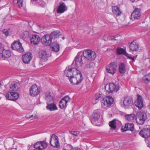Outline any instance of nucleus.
Here are the masks:
<instances>
[{"label":"nucleus","mask_w":150,"mask_h":150,"mask_svg":"<svg viewBox=\"0 0 150 150\" xmlns=\"http://www.w3.org/2000/svg\"><path fill=\"white\" fill-rule=\"evenodd\" d=\"M83 54L84 58L90 61H93L96 57V54L94 51L89 49L83 51Z\"/></svg>","instance_id":"f257e3e1"},{"label":"nucleus","mask_w":150,"mask_h":150,"mask_svg":"<svg viewBox=\"0 0 150 150\" xmlns=\"http://www.w3.org/2000/svg\"><path fill=\"white\" fill-rule=\"evenodd\" d=\"M147 118L146 114L145 112H138L137 113L136 117V122L139 125H143L146 120Z\"/></svg>","instance_id":"f03ea898"},{"label":"nucleus","mask_w":150,"mask_h":150,"mask_svg":"<svg viewBox=\"0 0 150 150\" xmlns=\"http://www.w3.org/2000/svg\"><path fill=\"white\" fill-rule=\"evenodd\" d=\"M83 57L82 55H80L79 53L75 57L71 65L76 68V67H81L83 64Z\"/></svg>","instance_id":"7ed1b4c3"},{"label":"nucleus","mask_w":150,"mask_h":150,"mask_svg":"<svg viewBox=\"0 0 150 150\" xmlns=\"http://www.w3.org/2000/svg\"><path fill=\"white\" fill-rule=\"evenodd\" d=\"M75 69L77 70L76 68L71 65L67 68H66L64 71V74L67 76L69 78H71L72 76H75L76 74V71Z\"/></svg>","instance_id":"20e7f679"},{"label":"nucleus","mask_w":150,"mask_h":150,"mask_svg":"<svg viewBox=\"0 0 150 150\" xmlns=\"http://www.w3.org/2000/svg\"><path fill=\"white\" fill-rule=\"evenodd\" d=\"M52 40L49 34H47L42 37L41 42L42 44L44 46H49L52 43Z\"/></svg>","instance_id":"39448f33"},{"label":"nucleus","mask_w":150,"mask_h":150,"mask_svg":"<svg viewBox=\"0 0 150 150\" xmlns=\"http://www.w3.org/2000/svg\"><path fill=\"white\" fill-rule=\"evenodd\" d=\"M11 48L13 50L19 52L23 53L24 51L22 44L19 41H16L13 43L11 45Z\"/></svg>","instance_id":"423d86ee"},{"label":"nucleus","mask_w":150,"mask_h":150,"mask_svg":"<svg viewBox=\"0 0 150 150\" xmlns=\"http://www.w3.org/2000/svg\"><path fill=\"white\" fill-rule=\"evenodd\" d=\"M117 69V66L116 63L114 62L110 63L107 66L106 68L107 72L112 74H114Z\"/></svg>","instance_id":"0eeeda50"},{"label":"nucleus","mask_w":150,"mask_h":150,"mask_svg":"<svg viewBox=\"0 0 150 150\" xmlns=\"http://www.w3.org/2000/svg\"><path fill=\"white\" fill-rule=\"evenodd\" d=\"M40 92L39 87L36 85H32L30 88V94L32 96L34 97L37 96Z\"/></svg>","instance_id":"6e6552de"},{"label":"nucleus","mask_w":150,"mask_h":150,"mask_svg":"<svg viewBox=\"0 0 150 150\" xmlns=\"http://www.w3.org/2000/svg\"><path fill=\"white\" fill-rule=\"evenodd\" d=\"M123 99V106L126 108L131 106L133 104L132 98L131 97H125Z\"/></svg>","instance_id":"1a4fd4ad"},{"label":"nucleus","mask_w":150,"mask_h":150,"mask_svg":"<svg viewBox=\"0 0 150 150\" xmlns=\"http://www.w3.org/2000/svg\"><path fill=\"white\" fill-rule=\"evenodd\" d=\"M50 143L51 145L54 147H58L59 144L58 137L55 134H53L51 137Z\"/></svg>","instance_id":"9d476101"},{"label":"nucleus","mask_w":150,"mask_h":150,"mask_svg":"<svg viewBox=\"0 0 150 150\" xmlns=\"http://www.w3.org/2000/svg\"><path fill=\"white\" fill-rule=\"evenodd\" d=\"M114 101V98L112 96H108L103 98L102 103L105 106L109 107L113 104Z\"/></svg>","instance_id":"9b49d317"},{"label":"nucleus","mask_w":150,"mask_h":150,"mask_svg":"<svg viewBox=\"0 0 150 150\" xmlns=\"http://www.w3.org/2000/svg\"><path fill=\"white\" fill-rule=\"evenodd\" d=\"M71 98L68 96H66L63 98L59 103V106L61 109L67 107V103L69 101Z\"/></svg>","instance_id":"f8f14e48"},{"label":"nucleus","mask_w":150,"mask_h":150,"mask_svg":"<svg viewBox=\"0 0 150 150\" xmlns=\"http://www.w3.org/2000/svg\"><path fill=\"white\" fill-rule=\"evenodd\" d=\"M10 94L7 93L5 95L6 98L8 100L15 101L19 97V94L16 92H9Z\"/></svg>","instance_id":"ddd939ff"},{"label":"nucleus","mask_w":150,"mask_h":150,"mask_svg":"<svg viewBox=\"0 0 150 150\" xmlns=\"http://www.w3.org/2000/svg\"><path fill=\"white\" fill-rule=\"evenodd\" d=\"M140 11V8H135L131 15V17L130 18V19L132 20L139 19L141 15Z\"/></svg>","instance_id":"4468645a"},{"label":"nucleus","mask_w":150,"mask_h":150,"mask_svg":"<svg viewBox=\"0 0 150 150\" xmlns=\"http://www.w3.org/2000/svg\"><path fill=\"white\" fill-rule=\"evenodd\" d=\"M119 89L118 86H116L114 83H110L108 86V88H107V86L105 87V89L109 93H112L113 91L116 92Z\"/></svg>","instance_id":"2eb2a0df"},{"label":"nucleus","mask_w":150,"mask_h":150,"mask_svg":"<svg viewBox=\"0 0 150 150\" xmlns=\"http://www.w3.org/2000/svg\"><path fill=\"white\" fill-rule=\"evenodd\" d=\"M11 54L10 51L4 49L3 47L0 51V55L4 60H6L10 57L11 55Z\"/></svg>","instance_id":"dca6fc26"},{"label":"nucleus","mask_w":150,"mask_h":150,"mask_svg":"<svg viewBox=\"0 0 150 150\" xmlns=\"http://www.w3.org/2000/svg\"><path fill=\"white\" fill-rule=\"evenodd\" d=\"M139 134L144 138L150 137V129L145 128L142 129L139 133Z\"/></svg>","instance_id":"f3484780"},{"label":"nucleus","mask_w":150,"mask_h":150,"mask_svg":"<svg viewBox=\"0 0 150 150\" xmlns=\"http://www.w3.org/2000/svg\"><path fill=\"white\" fill-rule=\"evenodd\" d=\"M32 59V54L31 52H28L22 56V60L25 64L29 63Z\"/></svg>","instance_id":"a211bd4d"},{"label":"nucleus","mask_w":150,"mask_h":150,"mask_svg":"<svg viewBox=\"0 0 150 150\" xmlns=\"http://www.w3.org/2000/svg\"><path fill=\"white\" fill-rule=\"evenodd\" d=\"M122 130L123 132L127 130H130L133 132L134 129V125L132 123H128L125 124L124 126H122Z\"/></svg>","instance_id":"6ab92c4d"},{"label":"nucleus","mask_w":150,"mask_h":150,"mask_svg":"<svg viewBox=\"0 0 150 150\" xmlns=\"http://www.w3.org/2000/svg\"><path fill=\"white\" fill-rule=\"evenodd\" d=\"M59 4L57 9V13L61 14L67 10V7L65 4L62 1L59 3Z\"/></svg>","instance_id":"aec40b11"},{"label":"nucleus","mask_w":150,"mask_h":150,"mask_svg":"<svg viewBox=\"0 0 150 150\" xmlns=\"http://www.w3.org/2000/svg\"><path fill=\"white\" fill-rule=\"evenodd\" d=\"M137 99L135 103V105L139 109H141L144 106L143 100L141 96L137 95Z\"/></svg>","instance_id":"412c9836"},{"label":"nucleus","mask_w":150,"mask_h":150,"mask_svg":"<svg viewBox=\"0 0 150 150\" xmlns=\"http://www.w3.org/2000/svg\"><path fill=\"white\" fill-rule=\"evenodd\" d=\"M130 50L132 52H137L139 48V44L134 41L131 42L129 46Z\"/></svg>","instance_id":"4be33fe9"},{"label":"nucleus","mask_w":150,"mask_h":150,"mask_svg":"<svg viewBox=\"0 0 150 150\" xmlns=\"http://www.w3.org/2000/svg\"><path fill=\"white\" fill-rule=\"evenodd\" d=\"M40 38L38 35H33L30 38V40L31 44L34 45L37 44L40 40Z\"/></svg>","instance_id":"5701e85b"},{"label":"nucleus","mask_w":150,"mask_h":150,"mask_svg":"<svg viewBox=\"0 0 150 150\" xmlns=\"http://www.w3.org/2000/svg\"><path fill=\"white\" fill-rule=\"evenodd\" d=\"M40 57L42 60L46 61L49 57V52L46 50H42L40 54Z\"/></svg>","instance_id":"b1692460"},{"label":"nucleus","mask_w":150,"mask_h":150,"mask_svg":"<svg viewBox=\"0 0 150 150\" xmlns=\"http://www.w3.org/2000/svg\"><path fill=\"white\" fill-rule=\"evenodd\" d=\"M20 87V85L18 83H13L9 86V90L11 91H16Z\"/></svg>","instance_id":"393cba45"},{"label":"nucleus","mask_w":150,"mask_h":150,"mask_svg":"<svg viewBox=\"0 0 150 150\" xmlns=\"http://www.w3.org/2000/svg\"><path fill=\"white\" fill-rule=\"evenodd\" d=\"M76 71V74L75 75V76L77 79V81L78 83L79 84L81 83L83 79V77L81 71L75 69Z\"/></svg>","instance_id":"a878e982"},{"label":"nucleus","mask_w":150,"mask_h":150,"mask_svg":"<svg viewBox=\"0 0 150 150\" xmlns=\"http://www.w3.org/2000/svg\"><path fill=\"white\" fill-rule=\"evenodd\" d=\"M49 35L52 39H55L58 38L62 34L59 30H56L52 32Z\"/></svg>","instance_id":"bb28decb"},{"label":"nucleus","mask_w":150,"mask_h":150,"mask_svg":"<svg viewBox=\"0 0 150 150\" xmlns=\"http://www.w3.org/2000/svg\"><path fill=\"white\" fill-rule=\"evenodd\" d=\"M112 13L116 16H120L122 14L119 8L117 6H112Z\"/></svg>","instance_id":"cd10ccee"},{"label":"nucleus","mask_w":150,"mask_h":150,"mask_svg":"<svg viewBox=\"0 0 150 150\" xmlns=\"http://www.w3.org/2000/svg\"><path fill=\"white\" fill-rule=\"evenodd\" d=\"M118 70L120 73L121 74H123L126 71V66L123 63H121L119 64Z\"/></svg>","instance_id":"c85d7f7f"},{"label":"nucleus","mask_w":150,"mask_h":150,"mask_svg":"<svg viewBox=\"0 0 150 150\" xmlns=\"http://www.w3.org/2000/svg\"><path fill=\"white\" fill-rule=\"evenodd\" d=\"M100 113L99 110H95L92 115V118L95 121H97L99 118Z\"/></svg>","instance_id":"c756f323"},{"label":"nucleus","mask_w":150,"mask_h":150,"mask_svg":"<svg viewBox=\"0 0 150 150\" xmlns=\"http://www.w3.org/2000/svg\"><path fill=\"white\" fill-rule=\"evenodd\" d=\"M51 47L52 48V50L55 52H58L59 50V44L55 42H53L51 45Z\"/></svg>","instance_id":"7c9ffc66"},{"label":"nucleus","mask_w":150,"mask_h":150,"mask_svg":"<svg viewBox=\"0 0 150 150\" xmlns=\"http://www.w3.org/2000/svg\"><path fill=\"white\" fill-rule=\"evenodd\" d=\"M46 108L47 110L50 111L56 110L57 109L56 105L54 103H48Z\"/></svg>","instance_id":"2f4dec72"},{"label":"nucleus","mask_w":150,"mask_h":150,"mask_svg":"<svg viewBox=\"0 0 150 150\" xmlns=\"http://www.w3.org/2000/svg\"><path fill=\"white\" fill-rule=\"evenodd\" d=\"M116 51L117 53L119 55L122 54L126 56H127V55H128V54L126 52L124 49L120 47L117 48Z\"/></svg>","instance_id":"473e14b6"},{"label":"nucleus","mask_w":150,"mask_h":150,"mask_svg":"<svg viewBox=\"0 0 150 150\" xmlns=\"http://www.w3.org/2000/svg\"><path fill=\"white\" fill-rule=\"evenodd\" d=\"M135 117L134 114H127L125 115V118L129 121H132L134 119Z\"/></svg>","instance_id":"72a5a7b5"},{"label":"nucleus","mask_w":150,"mask_h":150,"mask_svg":"<svg viewBox=\"0 0 150 150\" xmlns=\"http://www.w3.org/2000/svg\"><path fill=\"white\" fill-rule=\"evenodd\" d=\"M40 146V150H42L46 148L47 146V143L45 141H39Z\"/></svg>","instance_id":"f704fd0d"},{"label":"nucleus","mask_w":150,"mask_h":150,"mask_svg":"<svg viewBox=\"0 0 150 150\" xmlns=\"http://www.w3.org/2000/svg\"><path fill=\"white\" fill-rule=\"evenodd\" d=\"M69 80L71 83L73 85H78L79 84L77 79H76L75 76H74L69 78Z\"/></svg>","instance_id":"c9c22d12"},{"label":"nucleus","mask_w":150,"mask_h":150,"mask_svg":"<svg viewBox=\"0 0 150 150\" xmlns=\"http://www.w3.org/2000/svg\"><path fill=\"white\" fill-rule=\"evenodd\" d=\"M109 125L112 129L114 130L116 129V126L115 120L114 119L112 121L110 122Z\"/></svg>","instance_id":"e433bc0d"},{"label":"nucleus","mask_w":150,"mask_h":150,"mask_svg":"<svg viewBox=\"0 0 150 150\" xmlns=\"http://www.w3.org/2000/svg\"><path fill=\"white\" fill-rule=\"evenodd\" d=\"M45 99L48 101H51L53 100V97L50 95V92L46 93H45Z\"/></svg>","instance_id":"4c0bfd02"},{"label":"nucleus","mask_w":150,"mask_h":150,"mask_svg":"<svg viewBox=\"0 0 150 150\" xmlns=\"http://www.w3.org/2000/svg\"><path fill=\"white\" fill-rule=\"evenodd\" d=\"M149 75H146L142 77V80L144 82L148 83L150 82V79L149 78Z\"/></svg>","instance_id":"58836bf2"},{"label":"nucleus","mask_w":150,"mask_h":150,"mask_svg":"<svg viewBox=\"0 0 150 150\" xmlns=\"http://www.w3.org/2000/svg\"><path fill=\"white\" fill-rule=\"evenodd\" d=\"M112 37L114 38L110 39L111 40L113 41H117L118 42H120L121 40V36L120 35H116L115 36H112Z\"/></svg>","instance_id":"ea45409f"},{"label":"nucleus","mask_w":150,"mask_h":150,"mask_svg":"<svg viewBox=\"0 0 150 150\" xmlns=\"http://www.w3.org/2000/svg\"><path fill=\"white\" fill-rule=\"evenodd\" d=\"M94 64L93 62H91L87 63L86 65V67L89 69H93V68Z\"/></svg>","instance_id":"a19ab883"},{"label":"nucleus","mask_w":150,"mask_h":150,"mask_svg":"<svg viewBox=\"0 0 150 150\" xmlns=\"http://www.w3.org/2000/svg\"><path fill=\"white\" fill-rule=\"evenodd\" d=\"M69 133L73 135L77 136L79 134V131H70Z\"/></svg>","instance_id":"79ce46f5"},{"label":"nucleus","mask_w":150,"mask_h":150,"mask_svg":"<svg viewBox=\"0 0 150 150\" xmlns=\"http://www.w3.org/2000/svg\"><path fill=\"white\" fill-rule=\"evenodd\" d=\"M39 141L35 143L34 146L35 148L39 150H40V145Z\"/></svg>","instance_id":"37998d69"},{"label":"nucleus","mask_w":150,"mask_h":150,"mask_svg":"<svg viewBox=\"0 0 150 150\" xmlns=\"http://www.w3.org/2000/svg\"><path fill=\"white\" fill-rule=\"evenodd\" d=\"M113 145L115 147H120L121 146V144L118 141H115L113 142Z\"/></svg>","instance_id":"c03bdc74"},{"label":"nucleus","mask_w":150,"mask_h":150,"mask_svg":"<svg viewBox=\"0 0 150 150\" xmlns=\"http://www.w3.org/2000/svg\"><path fill=\"white\" fill-rule=\"evenodd\" d=\"M17 4L18 6L19 7V8H21L23 6V0H17Z\"/></svg>","instance_id":"a18cd8bd"},{"label":"nucleus","mask_w":150,"mask_h":150,"mask_svg":"<svg viewBox=\"0 0 150 150\" xmlns=\"http://www.w3.org/2000/svg\"><path fill=\"white\" fill-rule=\"evenodd\" d=\"M2 32L6 36H8L9 35V33L7 29H4L3 30Z\"/></svg>","instance_id":"49530a36"},{"label":"nucleus","mask_w":150,"mask_h":150,"mask_svg":"<svg viewBox=\"0 0 150 150\" xmlns=\"http://www.w3.org/2000/svg\"><path fill=\"white\" fill-rule=\"evenodd\" d=\"M101 99V95L100 94L97 93L95 96V99L96 100H99Z\"/></svg>","instance_id":"de8ad7c7"},{"label":"nucleus","mask_w":150,"mask_h":150,"mask_svg":"<svg viewBox=\"0 0 150 150\" xmlns=\"http://www.w3.org/2000/svg\"><path fill=\"white\" fill-rule=\"evenodd\" d=\"M127 56L128 58L131 60L133 62H134L135 61V59L134 57H132L131 56H129V54L127 55Z\"/></svg>","instance_id":"09e8293b"},{"label":"nucleus","mask_w":150,"mask_h":150,"mask_svg":"<svg viewBox=\"0 0 150 150\" xmlns=\"http://www.w3.org/2000/svg\"><path fill=\"white\" fill-rule=\"evenodd\" d=\"M71 150H81L79 148H73L72 149H71Z\"/></svg>","instance_id":"8fccbe9b"},{"label":"nucleus","mask_w":150,"mask_h":150,"mask_svg":"<svg viewBox=\"0 0 150 150\" xmlns=\"http://www.w3.org/2000/svg\"><path fill=\"white\" fill-rule=\"evenodd\" d=\"M33 117V115H31V116L30 117H31V118H35V117Z\"/></svg>","instance_id":"3c124183"},{"label":"nucleus","mask_w":150,"mask_h":150,"mask_svg":"<svg viewBox=\"0 0 150 150\" xmlns=\"http://www.w3.org/2000/svg\"><path fill=\"white\" fill-rule=\"evenodd\" d=\"M132 2H134L135 0H130Z\"/></svg>","instance_id":"603ef678"},{"label":"nucleus","mask_w":150,"mask_h":150,"mask_svg":"<svg viewBox=\"0 0 150 150\" xmlns=\"http://www.w3.org/2000/svg\"><path fill=\"white\" fill-rule=\"evenodd\" d=\"M148 107L149 109H150V104H149V105L148 106Z\"/></svg>","instance_id":"864d4df0"},{"label":"nucleus","mask_w":150,"mask_h":150,"mask_svg":"<svg viewBox=\"0 0 150 150\" xmlns=\"http://www.w3.org/2000/svg\"><path fill=\"white\" fill-rule=\"evenodd\" d=\"M63 150H69L67 149H64V148H63Z\"/></svg>","instance_id":"5fc2aeb1"},{"label":"nucleus","mask_w":150,"mask_h":150,"mask_svg":"<svg viewBox=\"0 0 150 150\" xmlns=\"http://www.w3.org/2000/svg\"><path fill=\"white\" fill-rule=\"evenodd\" d=\"M62 39H63V40H64V39H65V38L64 37H62Z\"/></svg>","instance_id":"6e6d98bb"},{"label":"nucleus","mask_w":150,"mask_h":150,"mask_svg":"<svg viewBox=\"0 0 150 150\" xmlns=\"http://www.w3.org/2000/svg\"><path fill=\"white\" fill-rule=\"evenodd\" d=\"M1 85V82H0V86Z\"/></svg>","instance_id":"4d7b16f0"},{"label":"nucleus","mask_w":150,"mask_h":150,"mask_svg":"<svg viewBox=\"0 0 150 150\" xmlns=\"http://www.w3.org/2000/svg\"><path fill=\"white\" fill-rule=\"evenodd\" d=\"M1 56L0 55V60H1Z\"/></svg>","instance_id":"13d9d810"},{"label":"nucleus","mask_w":150,"mask_h":150,"mask_svg":"<svg viewBox=\"0 0 150 150\" xmlns=\"http://www.w3.org/2000/svg\"><path fill=\"white\" fill-rule=\"evenodd\" d=\"M16 0H13V1L14 2L15 1H16Z\"/></svg>","instance_id":"bf43d9fd"},{"label":"nucleus","mask_w":150,"mask_h":150,"mask_svg":"<svg viewBox=\"0 0 150 150\" xmlns=\"http://www.w3.org/2000/svg\"><path fill=\"white\" fill-rule=\"evenodd\" d=\"M1 1V0H0V2Z\"/></svg>","instance_id":"052dcab7"}]
</instances>
